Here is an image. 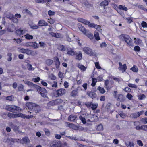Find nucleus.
Segmentation results:
<instances>
[{
  "label": "nucleus",
  "instance_id": "4c0bfd02",
  "mask_svg": "<svg viewBox=\"0 0 147 147\" xmlns=\"http://www.w3.org/2000/svg\"><path fill=\"white\" fill-rule=\"evenodd\" d=\"M78 67L83 71H85L86 69V67L84 66L81 64H79L78 65Z\"/></svg>",
  "mask_w": 147,
  "mask_h": 147
},
{
  "label": "nucleus",
  "instance_id": "b1692460",
  "mask_svg": "<svg viewBox=\"0 0 147 147\" xmlns=\"http://www.w3.org/2000/svg\"><path fill=\"white\" fill-rule=\"evenodd\" d=\"M30 47H31L34 49L38 48V44L34 42H30Z\"/></svg>",
  "mask_w": 147,
  "mask_h": 147
},
{
  "label": "nucleus",
  "instance_id": "4be33fe9",
  "mask_svg": "<svg viewBox=\"0 0 147 147\" xmlns=\"http://www.w3.org/2000/svg\"><path fill=\"white\" fill-rule=\"evenodd\" d=\"M12 127L14 131L16 133H21V132H20L19 131V128L18 126L17 125H13L12 126Z\"/></svg>",
  "mask_w": 147,
  "mask_h": 147
},
{
  "label": "nucleus",
  "instance_id": "f257e3e1",
  "mask_svg": "<svg viewBox=\"0 0 147 147\" xmlns=\"http://www.w3.org/2000/svg\"><path fill=\"white\" fill-rule=\"evenodd\" d=\"M119 39L122 41H124L129 46H133L134 44L132 39L129 36L125 34H122L118 36Z\"/></svg>",
  "mask_w": 147,
  "mask_h": 147
},
{
  "label": "nucleus",
  "instance_id": "8fccbe9b",
  "mask_svg": "<svg viewBox=\"0 0 147 147\" xmlns=\"http://www.w3.org/2000/svg\"><path fill=\"white\" fill-rule=\"evenodd\" d=\"M24 86L22 84H20L18 87V89L19 91H21L23 90Z\"/></svg>",
  "mask_w": 147,
  "mask_h": 147
},
{
  "label": "nucleus",
  "instance_id": "3c124183",
  "mask_svg": "<svg viewBox=\"0 0 147 147\" xmlns=\"http://www.w3.org/2000/svg\"><path fill=\"white\" fill-rule=\"evenodd\" d=\"M13 16L10 13L6 14V17L9 19L11 20V19L12 18Z\"/></svg>",
  "mask_w": 147,
  "mask_h": 147
},
{
  "label": "nucleus",
  "instance_id": "72a5a7b5",
  "mask_svg": "<svg viewBox=\"0 0 147 147\" xmlns=\"http://www.w3.org/2000/svg\"><path fill=\"white\" fill-rule=\"evenodd\" d=\"M56 105L55 100L50 101L47 104V105L49 107H51Z\"/></svg>",
  "mask_w": 147,
  "mask_h": 147
},
{
  "label": "nucleus",
  "instance_id": "6ab92c4d",
  "mask_svg": "<svg viewBox=\"0 0 147 147\" xmlns=\"http://www.w3.org/2000/svg\"><path fill=\"white\" fill-rule=\"evenodd\" d=\"M51 147H61V143L60 141H59L55 142L51 145Z\"/></svg>",
  "mask_w": 147,
  "mask_h": 147
},
{
  "label": "nucleus",
  "instance_id": "c85d7f7f",
  "mask_svg": "<svg viewBox=\"0 0 147 147\" xmlns=\"http://www.w3.org/2000/svg\"><path fill=\"white\" fill-rule=\"evenodd\" d=\"M56 105H59L63 102V100L60 98L57 99L55 100Z\"/></svg>",
  "mask_w": 147,
  "mask_h": 147
},
{
  "label": "nucleus",
  "instance_id": "6e6552de",
  "mask_svg": "<svg viewBox=\"0 0 147 147\" xmlns=\"http://www.w3.org/2000/svg\"><path fill=\"white\" fill-rule=\"evenodd\" d=\"M54 59L56 68L58 69L59 68L60 65V62L59 58L57 57H54Z\"/></svg>",
  "mask_w": 147,
  "mask_h": 147
},
{
  "label": "nucleus",
  "instance_id": "c9c22d12",
  "mask_svg": "<svg viewBox=\"0 0 147 147\" xmlns=\"http://www.w3.org/2000/svg\"><path fill=\"white\" fill-rule=\"evenodd\" d=\"M118 8L120 10H122L125 11L128 10L127 8L122 5H119L118 7Z\"/></svg>",
  "mask_w": 147,
  "mask_h": 147
},
{
  "label": "nucleus",
  "instance_id": "c756f323",
  "mask_svg": "<svg viewBox=\"0 0 147 147\" xmlns=\"http://www.w3.org/2000/svg\"><path fill=\"white\" fill-rule=\"evenodd\" d=\"M23 30L20 28L16 30L15 33L16 34L20 36L23 34Z\"/></svg>",
  "mask_w": 147,
  "mask_h": 147
},
{
  "label": "nucleus",
  "instance_id": "0e129e2a",
  "mask_svg": "<svg viewBox=\"0 0 147 147\" xmlns=\"http://www.w3.org/2000/svg\"><path fill=\"white\" fill-rule=\"evenodd\" d=\"M123 90L127 92H131V89L128 87H126L123 89Z\"/></svg>",
  "mask_w": 147,
  "mask_h": 147
},
{
  "label": "nucleus",
  "instance_id": "bb28decb",
  "mask_svg": "<svg viewBox=\"0 0 147 147\" xmlns=\"http://www.w3.org/2000/svg\"><path fill=\"white\" fill-rule=\"evenodd\" d=\"M22 141L23 142L22 143L27 144L30 142V140L27 137H25L23 138Z\"/></svg>",
  "mask_w": 147,
  "mask_h": 147
},
{
  "label": "nucleus",
  "instance_id": "7c9ffc66",
  "mask_svg": "<svg viewBox=\"0 0 147 147\" xmlns=\"http://www.w3.org/2000/svg\"><path fill=\"white\" fill-rule=\"evenodd\" d=\"M21 114L22 115L21 117L23 118L24 119H25V118H26L27 119H29L30 118H32L33 117V115H26L24 114H22V113H21Z\"/></svg>",
  "mask_w": 147,
  "mask_h": 147
},
{
  "label": "nucleus",
  "instance_id": "412c9836",
  "mask_svg": "<svg viewBox=\"0 0 147 147\" xmlns=\"http://www.w3.org/2000/svg\"><path fill=\"white\" fill-rule=\"evenodd\" d=\"M76 118V115H70L68 117V120L70 121H74Z\"/></svg>",
  "mask_w": 147,
  "mask_h": 147
},
{
  "label": "nucleus",
  "instance_id": "680f3d73",
  "mask_svg": "<svg viewBox=\"0 0 147 147\" xmlns=\"http://www.w3.org/2000/svg\"><path fill=\"white\" fill-rule=\"evenodd\" d=\"M141 25L142 26L143 28H147V23L144 22L142 21L141 23Z\"/></svg>",
  "mask_w": 147,
  "mask_h": 147
},
{
  "label": "nucleus",
  "instance_id": "dca6fc26",
  "mask_svg": "<svg viewBox=\"0 0 147 147\" xmlns=\"http://www.w3.org/2000/svg\"><path fill=\"white\" fill-rule=\"evenodd\" d=\"M38 24V25L40 26H47L48 25V24L45 22L44 20H39Z\"/></svg>",
  "mask_w": 147,
  "mask_h": 147
},
{
  "label": "nucleus",
  "instance_id": "6e6d98bb",
  "mask_svg": "<svg viewBox=\"0 0 147 147\" xmlns=\"http://www.w3.org/2000/svg\"><path fill=\"white\" fill-rule=\"evenodd\" d=\"M94 26V28H95L98 31H100L101 30H102L100 29V27L99 25L95 24Z\"/></svg>",
  "mask_w": 147,
  "mask_h": 147
},
{
  "label": "nucleus",
  "instance_id": "603ef678",
  "mask_svg": "<svg viewBox=\"0 0 147 147\" xmlns=\"http://www.w3.org/2000/svg\"><path fill=\"white\" fill-rule=\"evenodd\" d=\"M98 105L94 104L92 103V105L91 106V108L92 110H96L97 107Z\"/></svg>",
  "mask_w": 147,
  "mask_h": 147
},
{
  "label": "nucleus",
  "instance_id": "423d86ee",
  "mask_svg": "<svg viewBox=\"0 0 147 147\" xmlns=\"http://www.w3.org/2000/svg\"><path fill=\"white\" fill-rule=\"evenodd\" d=\"M21 52L26 53L28 55H30L32 54V50L28 49H25L23 48H21L20 49Z\"/></svg>",
  "mask_w": 147,
  "mask_h": 147
},
{
  "label": "nucleus",
  "instance_id": "bf43d9fd",
  "mask_svg": "<svg viewBox=\"0 0 147 147\" xmlns=\"http://www.w3.org/2000/svg\"><path fill=\"white\" fill-rule=\"evenodd\" d=\"M58 110H59L62 111H64V109L63 108V105H61L58 106Z\"/></svg>",
  "mask_w": 147,
  "mask_h": 147
},
{
  "label": "nucleus",
  "instance_id": "1a4fd4ad",
  "mask_svg": "<svg viewBox=\"0 0 147 147\" xmlns=\"http://www.w3.org/2000/svg\"><path fill=\"white\" fill-rule=\"evenodd\" d=\"M26 105L28 107V109L32 111L34 107L36 105V104L34 103L28 102L26 103Z\"/></svg>",
  "mask_w": 147,
  "mask_h": 147
},
{
  "label": "nucleus",
  "instance_id": "de8ad7c7",
  "mask_svg": "<svg viewBox=\"0 0 147 147\" xmlns=\"http://www.w3.org/2000/svg\"><path fill=\"white\" fill-rule=\"evenodd\" d=\"M96 129L98 131H101L103 129V128L102 125L100 124L98 125L97 126Z\"/></svg>",
  "mask_w": 147,
  "mask_h": 147
},
{
  "label": "nucleus",
  "instance_id": "052dcab7",
  "mask_svg": "<svg viewBox=\"0 0 147 147\" xmlns=\"http://www.w3.org/2000/svg\"><path fill=\"white\" fill-rule=\"evenodd\" d=\"M142 42V40L139 38L137 39V40L134 41V43L136 44H141Z\"/></svg>",
  "mask_w": 147,
  "mask_h": 147
},
{
  "label": "nucleus",
  "instance_id": "5701e85b",
  "mask_svg": "<svg viewBox=\"0 0 147 147\" xmlns=\"http://www.w3.org/2000/svg\"><path fill=\"white\" fill-rule=\"evenodd\" d=\"M109 2L108 0H104L100 3V5L101 6L105 7L108 5Z\"/></svg>",
  "mask_w": 147,
  "mask_h": 147
},
{
  "label": "nucleus",
  "instance_id": "4468645a",
  "mask_svg": "<svg viewBox=\"0 0 147 147\" xmlns=\"http://www.w3.org/2000/svg\"><path fill=\"white\" fill-rule=\"evenodd\" d=\"M76 59L80 60L82 58V52L80 51H79L78 52L76 53L75 55Z\"/></svg>",
  "mask_w": 147,
  "mask_h": 147
},
{
  "label": "nucleus",
  "instance_id": "e2e57ef3",
  "mask_svg": "<svg viewBox=\"0 0 147 147\" xmlns=\"http://www.w3.org/2000/svg\"><path fill=\"white\" fill-rule=\"evenodd\" d=\"M44 131L46 135L48 136L50 135V132L49 131V130L48 129L46 128H45L44 129Z\"/></svg>",
  "mask_w": 147,
  "mask_h": 147
},
{
  "label": "nucleus",
  "instance_id": "864d4df0",
  "mask_svg": "<svg viewBox=\"0 0 147 147\" xmlns=\"http://www.w3.org/2000/svg\"><path fill=\"white\" fill-rule=\"evenodd\" d=\"M27 67L28 70L30 71L34 70V69H32V66L30 64L28 63L27 65Z\"/></svg>",
  "mask_w": 147,
  "mask_h": 147
},
{
  "label": "nucleus",
  "instance_id": "ddd939ff",
  "mask_svg": "<svg viewBox=\"0 0 147 147\" xmlns=\"http://www.w3.org/2000/svg\"><path fill=\"white\" fill-rule=\"evenodd\" d=\"M40 110V106L36 104V105H35L33 108L32 111L33 112H34L35 113H36L39 112V111Z\"/></svg>",
  "mask_w": 147,
  "mask_h": 147
},
{
  "label": "nucleus",
  "instance_id": "a878e982",
  "mask_svg": "<svg viewBox=\"0 0 147 147\" xmlns=\"http://www.w3.org/2000/svg\"><path fill=\"white\" fill-rule=\"evenodd\" d=\"M53 62V61L51 59H47L45 61V63L48 66L51 65Z\"/></svg>",
  "mask_w": 147,
  "mask_h": 147
},
{
  "label": "nucleus",
  "instance_id": "e433bc0d",
  "mask_svg": "<svg viewBox=\"0 0 147 147\" xmlns=\"http://www.w3.org/2000/svg\"><path fill=\"white\" fill-rule=\"evenodd\" d=\"M97 90L102 94H103L105 92V91L104 89L103 88L101 87L100 86L98 87Z\"/></svg>",
  "mask_w": 147,
  "mask_h": 147
},
{
  "label": "nucleus",
  "instance_id": "58836bf2",
  "mask_svg": "<svg viewBox=\"0 0 147 147\" xmlns=\"http://www.w3.org/2000/svg\"><path fill=\"white\" fill-rule=\"evenodd\" d=\"M39 93L40 92H43L45 93H47L48 92L47 90L44 88H42L41 87H40V88H39Z\"/></svg>",
  "mask_w": 147,
  "mask_h": 147
},
{
  "label": "nucleus",
  "instance_id": "2f4dec72",
  "mask_svg": "<svg viewBox=\"0 0 147 147\" xmlns=\"http://www.w3.org/2000/svg\"><path fill=\"white\" fill-rule=\"evenodd\" d=\"M84 4L86 7L88 8H89L90 7H92L93 6V5L92 4H90L88 2V1L86 0L84 3Z\"/></svg>",
  "mask_w": 147,
  "mask_h": 147
},
{
  "label": "nucleus",
  "instance_id": "393cba45",
  "mask_svg": "<svg viewBox=\"0 0 147 147\" xmlns=\"http://www.w3.org/2000/svg\"><path fill=\"white\" fill-rule=\"evenodd\" d=\"M57 49L58 50L62 51H65L66 50L65 47L63 45L60 44L58 45Z\"/></svg>",
  "mask_w": 147,
  "mask_h": 147
},
{
  "label": "nucleus",
  "instance_id": "7ed1b4c3",
  "mask_svg": "<svg viewBox=\"0 0 147 147\" xmlns=\"http://www.w3.org/2000/svg\"><path fill=\"white\" fill-rule=\"evenodd\" d=\"M66 93V90L63 88H60L55 90V94L57 97L62 96L65 94Z\"/></svg>",
  "mask_w": 147,
  "mask_h": 147
},
{
  "label": "nucleus",
  "instance_id": "20e7f679",
  "mask_svg": "<svg viewBox=\"0 0 147 147\" xmlns=\"http://www.w3.org/2000/svg\"><path fill=\"white\" fill-rule=\"evenodd\" d=\"M83 51L85 53L90 56H95L96 55V53L95 51L88 47H84L83 48Z\"/></svg>",
  "mask_w": 147,
  "mask_h": 147
},
{
  "label": "nucleus",
  "instance_id": "aec40b11",
  "mask_svg": "<svg viewBox=\"0 0 147 147\" xmlns=\"http://www.w3.org/2000/svg\"><path fill=\"white\" fill-rule=\"evenodd\" d=\"M78 28L84 34H86L87 32L85 28L81 25H79Z\"/></svg>",
  "mask_w": 147,
  "mask_h": 147
},
{
  "label": "nucleus",
  "instance_id": "f704fd0d",
  "mask_svg": "<svg viewBox=\"0 0 147 147\" xmlns=\"http://www.w3.org/2000/svg\"><path fill=\"white\" fill-rule=\"evenodd\" d=\"M22 13H26L30 15H32L31 12L27 9H23L22 11Z\"/></svg>",
  "mask_w": 147,
  "mask_h": 147
},
{
  "label": "nucleus",
  "instance_id": "f3484780",
  "mask_svg": "<svg viewBox=\"0 0 147 147\" xmlns=\"http://www.w3.org/2000/svg\"><path fill=\"white\" fill-rule=\"evenodd\" d=\"M142 111H141L140 112H137V113H135L131 114V116L132 118H136L139 117L142 114Z\"/></svg>",
  "mask_w": 147,
  "mask_h": 147
},
{
  "label": "nucleus",
  "instance_id": "a211bd4d",
  "mask_svg": "<svg viewBox=\"0 0 147 147\" xmlns=\"http://www.w3.org/2000/svg\"><path fill=\"white\" fill-rule=\"evenodd\" d=\"M80 88L79 87H78L76 89L72 91L70 93L71 96L73 97H75L76 96L78 92V88Z\"/></svg>",
  "mask_w": 147,
  "mask_h": 147
},
{
  "label": "nucleus",
  "instance_id": "79ce46f5",
  "mask_svg": "<svg viewBox=\"0 0 147 147\" xmlns=\"http://www.w3.org/2000/svg\"><path fill=\"white\" fill-rule=\"evenodd\" d=\"M88 31L87 32L86 34H85L90 39H93L94 38V36L93 34H91L90 33H88Z\"/></svg>",
  "mask_w": 147,
  "mask_h": 147
},
{
  "label": "nucleus",
  "instance_id": "09e8293b",
  "mask_svg": "<svg viewBox=\"0 0 147 147\" xmlns=\"http://www.w3.org/2000/svg\"><path fill=\"white\" fill-rule=\"evenodd\" d=\"M140 121L144 124L147 123V118L144 117L141 118L140 119Z\"/></svg>",
  "mask_w": 147,
  "mask_h": 147
},
{
  "label": "nucleus",
  "instance_id": "0eeeda50",
  "mask_svg": "<svg viewBox=\"0 0 147 147\" xmlns=\"http://www.w3.org/2000/svg\"><path fill=\"white\" fill-rule=\"evenodd\" d=\"M87 95L92 99L95 98L97 97L96 94L92 91H88L87 92Z\"/></svg>",
  "mask_w": 147,
  "mask_h": 147
},
{
  "label": "nucleus",
  "instance_id": "a19ab883",
  "mask_svg": "<svg viewBox=\"0 0 147 147\" xmlns=\"http://www.w3.org/2000/svg\"><path fill=\"white\" fill-rule=\"evenodd\" d=\"M25 38L26 39L30 40L32 39L33 38V36L32 35L27 34L26 35H25Z\"/></svg>",
  "mask_w": 147,
  "mask_h": 147
},
{
  "label": "nucleus",
  "instance_id": "a18cd8bd",
  "mask_svg": "<svg viewBox=\"0 0 147 147\" xmlns=\"http://www.w3.org/2000/svg\"><path fill=\"white\" fill-rule=\"evenodd\" d=\"M130 70H132L133 72H137L138 71L137 67L134 65L130 69Z\"/></svg>",
  "mask_w": 147,
  "mask_h": 147
},
{
  "label": "nucleus",
  "instance_id": "9b49d317",
  "mask_svg": "<svg viewBox=\"0 0 147 147\" xmlns=\"http://www.w3.org/2000/svg\"><path fill=\"white\" fill-rule=\"evenodd\" d=\"M65 123L67 124V127L72 128L76 130V129L78 128V126L72 123L68 122H66Z\"/></svg>",
  "mask_w": 147,
  "mask_h": 147
},
{
  "label": "nucleus",
  "instance_id": "69168bd1",
  "mask_svg": "<svg viewBox=\"0 0 147 147\" xmlns=\"http://www.w3.org/2000/svg\"><path fill=\"white\" fill-rule=\"evenodd\" d=\"M92 103L91 102H88L85 103V105L88 108H90L92 105Z\"/></svg>",
  "mask_w": 147,
  "mask_h": 147
},
{
  "label": "nucleus",
  "instance_id": "37998d69",
  "mask_svg": "<svg viewBox=\"0 0 147 147\" xmlns=\"http://www.w3.org/2000/svg\"><path fill=\"white\" fill-rule=\"evenodd\" d=\"M79 118L82 121V123L84 124H85L86 123V120L85 118L82 117L80 115L79 116Z\"/></svg>",
  "mask_w": 147,
  "mask_h": 147
},
{
  "label": "nucleus",
  "instance_id": "ea45409f",
  "mask_svg": "<svg viewBox=\"0 0 147 147\" xmlns=\"http://www.w3.org/2000/svg\"><path fill=\"white\" fill-rule=\"evenodd\" d=\"M138 7L139 9L147 12V9L143 5H139L138 6Z\"/></svg>",
  "mask_w": 147,
  "mask_h": 147
},
{
  "label": "nucleus",
  "instance_id": "f8f14e48",
  "mask_svg": "<svg viewBox=\"0 0 147 147\" xmlns=\"http://www.w3.org/2000/svg\"><path fill=\"white\" fill-rule=\"evenodd\" d=\"M117 100L118 101H120L122 102L124 101L125 98L124 96L122 94H119L118 96V97H117Z\"/></svg>",
  "mask_w": 147,
  "mask_h": 147
},
{
  "label": "nucleus",
  "instance_id": "338daca9",
  "mask_svg": "<svg viewBox=\"0 0 147 147\" xmlns=\"http://www.w3.org/2000/svg\"><path fill=\"white\" fill-rule=\"evenodd\" d=\"M144 126H143V125H142L141 126H137L136 127V129L137 130H143V127Z\"/></svg>",
  "mask_w": 147,
  "mask_h": 147
},
{
  "label": "nucleus",
  "instance_id": "49530a36",
  "mask_svg": "<svg viewBox=\"0 0 147 147\" xmlns=\"http://www.w3.org/2000/svg\"><path fill=\"white\" fill-rule=\"evenodd\" d=\"M128 86L131 88H134L136 89L137 88V86L135 84H132L130 83H129L128 84Z\"/></svg>",
  "mask_w": 147,
  "mask_h": 147
},
{
  "label": "nucleus",
  "instance_id": "13d9d810",
  "mask_svg": "<svg viewBox=\"0 0 147 147\" xmlns=\"http://www.w3.org/2000/svg\"><path fill=\"white\" fill-rule=\"evenodd\" d=\"M11 20L14 23H17L18 22V19L14 17L13 16Z\"/></svg>",
  "mask_w": 147,
  "mask_h": 147
},
{
  "label": "nucleus",
  "instance_id": "cd10ccee",
  "mask_svg": "<svg viewBox=\"0 0 147 147\" xmlns=\"http://www.w3.org/2000/svg\"><path fill=\"white\" fill-rule=\"evenodd\" d=\"M94 36L96 40H99L100 39V38L99 36V34L98 32L97 31H95L94 33Z\"/></svg>",
  "mask_w": 147,
  "mask_h": 147
},
{
  "label": "nucleus",
  "instance_id": "4d7b16f0",
  "mask_svg": "<svg viewBox=\"0 0 147 147\" xmlns=\"http://www.w3.org/2000/svg\"><path fill=\"white\" fill-rule=\"evenodd\" d=\"M134 50L136 51H139L140 50V48L139 46H136L134 47Z\"/></svg>",
  "mask_w": 147,
  "mask_h": 147
},
{
  "label": "nucleus",
  "instance_id": "f03ea898",
  "mask_svg": "<svg viewBox=\"0 0 147 147\" xmlns=\"http://www.w3.org/2000/svg\"><path fill=\"white\" fill-rule=\"evenodd\" d=\"M19 107L14 105H6L5 107L6 110L13 113H16L17 111H19Z\"/></svg>",
  "mask_w": 147,
  "mask_h": 147
},
{
  "label": "nucleus",
  "instance_id": "473e14b6",
  "mask_svg": "<svg viewBox=\"0 0 147 147\" xmlns=\"http://www.w3.org/2000/svg\"><path fill=\"white\" fill-rule=\"evenodd\" d=\"M92 82L91 84V85L93 87L94 86L97 82V80L96 78H92Z\"/></svg>",
  "mask_w": 147,
  "mask_h": 147
},
{
  "label": "nucleus",
  "instance_id": "9d476101",
  "mask_svg": "<svg viewBox=\"0 0 147 147\" xmlns=\"http://www.w3.org/2000/svg\"><path fill=\"white\" fill-rule=\"evenodd\" d=\"M67 53L69 55L74 56L75 55V52L72 48H67Z\"/></svg>",
  "mask_w": 147,
  "mask_h": 147
},
{
  "label": "nucleus",
  "instance_id": "774afa93",
  "mask_svg": "<svg viewBox=\"0 0 147 147\" xmlns=\"http://www.w3.org/2000/svg\"><path fill=\"white\" fill-rule=\"evenodd\" d=\"M30 28L33 29H37L39 28V26L36 25L34 26L30 25Z\"/></svg>",
  "mask_w": 147,
  "mask_h": 147
},
{
  "label": "nucleus",
  "instance_id": "39448f33",
  "mask_svg": "<svg viewBox=\"0 0 147 147\" xmlns=\"http://www.w3.org/2000/svg\"><path fill=\"white\" fill-rule=\"evenodd\" d=\"M8 117L10 118H16L18 117H21V113L18 114H14L9 112L7 114Z\"/></svg>",
  "mask_w": 147,
  "mask_h": 147
},
{
  "label": "nucleus",
  "instance_id": "c03bdc74",
  "mask_svg": "<svg viewBox=\"0 0 147 147\" xmlns=\"http://www.w3.org/2000/svg\"><path fill=\"white\" fill-rule=\"evenodd\" d=\"M125 144L127 147H134L133 143L131 142H129L128 143H126Z\"/></svg>",
  "mask_w": 147,
  "mask_h": 147
},
{
  "label": "nucleus",
  "instance_id": "5fc2aeb1",
  "mask_svg": "<svg viewBox=\"0 0 147 147\" xmlns=\"http://www.w3.org/2000/svg\"><path fill=\"white\" fill-rule=\"evenodd\" d=\"M132 18L128 17L125 18L126 20H127V22L129 24L131 23L132 22Z\"/></svg>",
  "mask_w": 147,
  "mask_h": 147
},
{
  "label": "nucleus",
  "instance_id": "2eb2a0df",
  "mask_svg": "<svg viewBox=\"0 0 147 147\" xmlns=\"http://www.w3.org/2000/svg\"><path fill=\"white\" fill-rule=\"evenodd\" d=\"M118 69L120 71H121L122 73L124 72L127 69V66L126 64H125L119 67H118Z\"/></svg>",
  "mask_w": 147,
  "mask_h": 147
}]
</instances>
